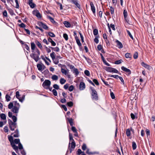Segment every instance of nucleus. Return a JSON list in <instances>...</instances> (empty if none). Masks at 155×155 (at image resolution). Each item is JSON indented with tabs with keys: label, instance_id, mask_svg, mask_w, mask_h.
<instances>
[{
	"label": "nucleus",
	"instance_id": "obj_1",
	"mask_svg": "<svg viewBox=\"0 0 155 155\" xmlns=\"http://www.w3.org/2000/svg\"><path fill=\"white\" fill-rule=\"evenodd\" d=\"M35 52H36V53H35V52L34 51V52L31 54L30 56L31 58L34 59L36 62H37L40 58H39L40 52L37 48H36Z\"/></svg>",
	"mask_w": 155,
	"mask_h": 155
},
{
	"label": "nucleus",
	"instance_id": "obj_2",
	"mask_svg": "<svg viewBox=\"0 0 155 155\" xmlns=\"http://www.w3.org/2000/svg\"><path fill=\"white\" fill-rule=\"evenodd\" d=\"M90 89L92 92L91 95L92 99L96 101L98 100V97L97 91L94 87H90Z\"/></svg>",
	"mask_w": 155,
	"mask_h": 155
},
{
	"label": "nucleus",
	"instance_id": "obj_3",
	"mask_svg": "<svg viewBox=\"0 0 155 155\" xmlns=\"http://www.w3.org/2000/svg\"><path fill=\"white\" fill-rule=\"evenodd\" d=\"M51 84V82L49 80H45L43 82L42 86L45 89H48Z\"/></svg>",
	"mask_w": 155,
	"mask_h": 155
},
{
	"label": "nucleus",
	"instance_id": "obj_4",
	"mask_svg": "<svg viewBox=\"0 0 155 155\" xmlns=\"http://www.w3.org/2000/svg\"><path fill=\"white\" fill-rule=\"evenodd\" d=\"M33 14L36 16L37 18H41L42 17V16L40 14L39 11L37 10H35L32 12Z\"/></svg>",
	"mask_w": 155,
	"mask_h": 155
},
{
	"label": "nucleus",
	"instance_id": "obj_5",
	"mask_svg": "<svg viewBox=\"0 0 155 155\" xmlns=\"http://www.w3.org/2000/svg\"><path fill=\"white\" fill-rule=\"evenodd\" d=\"M121 69L122 71L125 72L126 74L127 75H129L131 73V71L130 69L124 66H122L121 67Z\"/></svg>",
	"mask_w": 155,
	"mask_h": 155
},
{
	"label": "nucleus",
	"instance_id": "obj_6",
	"mask_svg": "<svg viewBox=\"0 0 155 155\" xmlns=\"http://www.w3.org/2000/svg\"><path fill=\"white\" fill-rule=\"evenodd\" d=\"M71 148H70V147H69V149H68V150H70V153H71L72 151L74 150L75 146H76V144L75 143L74 141H71Z\"/></svg>",
	"mask_w": 155,
	"mask_h": 155
},
{
	"label": "nucleus",
	"instance_id": "obj_7",
	"mask_svg": "<svg viewBox=\"0 0 155 155\" xmlns=\"http://www.w3.org/2000/svg\"><path fill=\"white\" fill-rule=\"evenodd\" d=\"M107 71L110 72L118 73V71L117 70L111 67H107L106 69Z\"/></svg>",
	"mask_w": 155,
	"mask_h": 155
},
{
	"label": "nucleus",
	"instance_id": "obj_8",
	"mask_svg": "<svg viewBox=\"0 0 155 155\" xmlns=\"http://www.w3.org/2000/svg\"><path fill=\"white\" fill-rule=\"evenodd\" d=\"M141 65L143 67L149 70H150L152 68L151 66H150L149 65L143 62H142L141 63Z\"/></svg>",
	"mask_w": 155,
	"mask_h": 155
},
{
	"label": "nucleus",
	"instance_id": "obj_9",
	"mask_svg": "<svg viewBox=\"0 0 155 155\" xmlns=\"http://www.w3.org/2000/svg\"><path fill=\"white\" fill-rule=\"evenodd\" d=\"M90 5L91 6V10L94 14V15L95 13V8L93 2H90Z\"/></svg>",
	"mask_w": 155,
	"mask_h": 155
},
{
	"label": "nucleus",
	"instance_id": "obj_10",
	"mask_svg": "<svg viewBox=\"0 0 155 155\" xmlns=\"http://www.w3.org/2000/svg\"><path fill=\"white\" fill-rule=\"evenodd\" d=\"M8 124L11 130L12 131L14 130V128H13L12 127V124H14V122H13L10 119H8Z\"/></svg>",
	"mask_w": 155,
	"mask_h": 155
},
{
	"label": "nucleus",
	"instance_id": "obj_11",
	"mask_svg": "<svg viewBox=\"0 0 155 155\" xmlns=\"http://www.w3.org/2000/svg\"><path fill=\"white\" fill-rule=\"evenodd\" d=\"M79 89L81 91L84 90L85 88V85L84 83L81 82L80 83L79 86Z\"/></svg>",
	"mask_w": 155,
	"mask_h": 155
},
{
	"label": "nucleus",
	"instance_id": "obj_12",
	"mask_svg": "<svg viewBox=\"0 0 155 155\" xmlns=\"http://www.w3.org/2000/svg\"><path fill=\"white\" fill-rule=\"evenodd\" d=\"M70 2L71 3H73L79 8H80V5L78 3V2L77 0H70Z\"/></svg>",
	"mask_w": 155,
	"mask_h": 155
},
{
	"label": "nucleus",
	"instance_id": "obj_13",
	"mask_svg": "<svg viewBox=\"0 0 155 155\" xmlns=\"http://www.w3.org/2000/svg\"><path fill=\"white\" fill-rule=\"evenodd\" d=\"M8 138L9 141L10 143L11 146L15 144L13 140V138L12 136L9 135L8 136Z\"/></svg>",
	"mask_w": 155,
	"mask_h": 155
},
{
	"label": "nucleus",
	"instance_id": "obj_14",
	"mask_svg": "<svg viewBox=\"0 0 155 155\" xmlns=\"http://www.w3.org/2000/svg\"><path fill=\"white\" fill-rule=\"evenodd\" d=\"M28 4L31 8H34L36 5L33 2V0H28Z\"/></svg>",
	"mask_w": 155,
	"mask_h": 155
},
{
	"label": "nucleus",
	"instance_id": "obj_15",
	"mask_svg": "<svg viewBox=\"0 0 155 155\" xmlns=\"http://www.w3.org/2000/svg\"><path fill=\"white\" fill-rule=\"evenodd\" d=\"M19 107L14 106L12 108V111L14 113L17 114L18 112Z\"/></svg>",
	"mask_w": 155,
	"mask_h": 155
},
{
	"label": "nucleus",
	"instance_id": "obj_16",
	"mask_svg": "<svg viewBox=\"0 0 155 155\" xmlns=\"http://www.w3.org/2000/svg\"><path fill=\"white\" fill-rule=\"evenodd\" d=\"M117 43V47L119 48H122L123 47V45L122 43L118 40L116 41Z\"/></svg>",
	"mask_w": 155,
	"mask_h": 155
},
{
	"label": "nucleus",
	"instance_id": "obj_17",
	"mask_svg": "<svg viewBox=\"0 0 155 155\" xmlns=\"http://www.w3.org/2000/svg\"><path fill=\"white\" fill-rule=\"evenodd\" d=\"M31 48L32 50V52L34 53L35 51L34 50H35L36 46L34 42H31Z\"/></svg>",
	"mask_w": 155,
	"mask_h": 155
},
{
	"label": "nucleus",
	"instance_id": "obj_18",
	"mask_svg": "<svg viewBox=\"0 0 155 155\" xmlns=\"http://www.w3.org/2000/svg\"><path fill=\"white\" fill-rule=\"evenodd\" d=\"M69 143L68 145V149H69V147H70V145L71 144V142L73 141H74V140L73 139V137L72 135L70 133L69 134Z\"/></svg>",
	"mask_w": 155,
	"mask_h": 155
},
{
	"label": "nucleus",
	"instance_id": "obj_19",
	"mask_svg": "<svg viewBox=\"0 0 155 155\" xmlns=\"http://www.w3.org/2000/svg\"><path fill=\"white\" fill-rule=\"evenodd\" d=\"M76 43L78 46L80 47H81L82 46V45L80 42V41L78 38V37H76L75 39Z\"/></svg>",
	"mask_w": 155,
	"mask_h": 155
},
{
	"label": "nucleus",
	"instance_id": "obj_20",
	"mask_svg": "<svg viewBox=\"0 0 155 155\" xmlns=\"http://www.w3.org/2000/svg\"><path fill=\"white\" fill-rule=\"evenodd\" d=\"M71 71L76 76L78 75L79 73V72L78 71V69L75 68L74 69L72 70Z\"/></svg>",
	"mask_w": 155,
	"mask_h": 155
},
{
	"label": "nucleus",
	"instance_id": "obj_21",
	"mask_svg": "<svg viewBox=\"0 0 155 155\" xmlns=\"http://www.w3.org/2000/svg\"><path fill=\"white\" fill-rule=\"evenodd\" d=\"M64 24L65 26L67 28L71 27V24L69 22L67 21H64Z\"/></svg>",
	"mask_w": 155,
	"mask_h": 155
},
{
	"label": "nucleus",
	"instance_id": "obj_22",
	"mask_svg": "<svg viewBox=\"0 0 155 155\" xmlns=\"http://www.w3.org/2000/svg\"><path fill=\"white\" fill-rule=\"evenodd\" d=\"M83 57L85 59V60L87 61V62L88 63V64H91L92 63V60L90 59L89 58H87L84 55H83Z\"/></svg>",
	"mask_w": 155,
	"mask_h": 155
},
{
	"label": "nucleus",
	"instance_id": "obj_23",
	"mask_svg": "<svg viewBox=\"0 0 155 155\" xmlns=\"http://www.w3.org/2000/svg\"><path fill=\"white\" fill-rule=\"evenodd\" d=\"M67 119L68 120L69 123L71 126H72L73 125V119L72 118H67Z\"/></svg>",
	"mask_w": 155,
	"mask_h": 155
},
{
	"label": "nucleus",
	"instance_id": "obj_24",
	"mask_svg": "<svg viewBox=\"0 0 155 155\" xmlns=\"http://www.w3.org/2000/svg\"><path fill=\"white\" fill-rule=\"evenodd\" d=\"M71 24V27H73V26H77V23L75 20L72 21Z\"/></svg>",
	"mask_w": 155,
	"mask_h": 155
},
{
	"label": "nucleus",
	"instance_id": "obj_25",
	"mask_svg": "<svg viewBox=\"0 0 155 155\" xmlns=\"http://www.w3.org/2000/svg\"><path fill=\"white\" fill-rule=\"evenodd\" d=\"M146 133L147 135V138L148 141H149V138H150V130L147 129L146 130Z\"/></svg>",
	"mask_w": 155,
	"mask_h": 155
},
{
	"label": "nucleus",
	"instance_id": "obj_26",
	"mask_svg": "<svg viewBox=\"0 0 155 155\" xmlns=\"http://www.w3.org/2000/svg\"><path fill=\"white\" fill-rule=\"evenodd\" d=\"M12 147L15 150V152L16 153H17V152L18 151V147L15 144L13 145L12 146Z\"/></svg>",
	"mask_w": 155,
	"mask_h": 155
},
{
	"label": "nucleus",
	"instance_id": "obj_27",
	"mask_svg": "<svg viewBox=\"0 0 155 155\" xmlns=\"http://www.w3.org/2000/svg\"><path fill=\"white\" fill-rule=\"evenodd\" d=\"M37 66L38 70L41 71H42L43 66L41 64H37Z\"/></svg>",
	"mask_w": 155,
	"mask_h": 155
},
{
	"label": "nucleus",
	"instance_id": "obj_28",
	"mask_svg": "<svg viewBox=\"0 0 155 155\" xmlns=\"http://www.w3.org/2000/svg\"><path fill=\"white\" fill-rule=\"evenodd\" d=\"M0 117L1 119L3 120L6 119V116L5 114L3 113H2L0 114Z\"/></svg>",
	"mask_w": 155,
	"mask_h": 155
},
{
	"label": "nucleus",
	"instance_id": "obj_29",
	"mask_svg": "<svg viewBox=\"0 0 155 155\" xmlns=\"http://www.w3.org/2000/svg\"><path fill=\"white\" fill-rule=\"evenodd\" d=\"M47 18L49 19L50 21L53 23H55V21L54 20L53 18L51 17V16H47Z\"/></svg>",
	"mask_w": 155,
	"mask_h": 155
},
{
	"label": "nucleus",
	"instance_id": "obj_30",
	"mask_svg": "<svg viewBox=\"0 0 155 155\" xmlns=\"http://www.w3.org/2000/svg\"><path fill=\"white\" fill-rule=\"evenodd\" d=\"M52 60L54 63L55 64H58L59 62V59L57 58H55L54 59H52Z\"/></svg>",
	"mask_w": 155,
	"mask_h": 155
},
{
	"label": "nucleus",
	"instance_id": "obj_31",
	"mask_svg": "<svg viewBox=\"0 0 155 155\" xmlns=\"http://www.w3.org/2000/svg\"><path fill=\"white\" fill-rule=\"evenodd\" d=\"M35 43L39 48L41 49L42 48V47L41 43L39 41H37L35 42Z\"/></svg>",
	"mask_w": 155,
	"mask_h": 155
},
{
	"label": "nucleus",
	"instance_id": "obj_32",
	"mask_svg": "<svg viewBox=\"0 0 155 155\" xmlns=\"http://www.w3.org/2000/svg\"><path fill=\"white\" fill-rule=\"evenodd\" d=\"M66 105L69 107H71L73 105V103L72 101L68 102L67 103Z\"/></svg>",
	"mask_w": 155,
	"mask_h": 155
},
{
	"label": "nucleus",
	"instance_id": "obj_33",
	"mask_svg": "<svg viewBox=\"0 0 155 155\" xmlns=\"http://www.w3.org/2000/svg\"><path fill=\"white\" fill-rule=\"evenodd\" d=\"M5 99L7 101H9L11 100V97L8 94H6L5 95Z\"/></svg>",
	"mask_w": 155,
	"mask_h": 155
},
{
	"label": "nucleus",
	"instance_id": "obj_34",
	"mask_svg": "<svg viewBox=\"0 0 155 155\" xmlns=\"http://www.w3.org/2000/svg\"><path fill=\"white\" fill-rule=\"evenodd\" d=\"M55 54L54 52H52L50 54V55L51 58H52V60L54 59L55 58Z\"/></svg>",
	"mask_w": 155,
	"mask_h": 155
},
{
	"label": "nucleus",
	"instance_id": "obj_35",
	"mask_svg": "<svg viewBox=\"0 0 155 155\" xmlns=\"http://www.w3.org/2000/svg\"><path fill=\"white\" fill-rule=\"evenodd\" d=\"M13 102H10L8 105V108L9 109H12L14 106L13 105Z\"/></svg>",
	"mask_w": 155,
	"mask_h": 155
},
{
	"label": "nucleus",
	"instance_id": "obj_36",
	"mask_svg": "<svg viewBox=\"0 0 155 155\" xmlns=\"http://www.w3.org/2000/svg\"><path fill=\"white\" fill-rule=\"evenodd\" d=\"M14 144H19L20 143V140L19 139H15L14 141Z\"/></svg>",
	"mask_w": 155,
	"mask_h": 155
},
{
	"label": "nucleus",
	"instance_id": "obj_37",
	"mask_svg": "<svg viewBox=\"0 0 155 155\" xmlns=\"http://www.w3.org/2000/svg\"><path fill=\"white\" fill-rule=\"evenodd\" d=\"M132 147L133 150H134L136 149L137 148V145L135 142H132Z\"/></svg>",
	"mask_w": 155,
	"mask_h": 155
},
{
	"label": "nucleus",
	"instance_id": "obj_38",
	"mask_svg": "<svg viewBox=\"0 0 155 155\" xmlns=\"http://www.w3.org/2000/svg\"><path fill=\"white\" fill-rule=\"evenodd\" d=\"M123 62V60L122 59L116 61H115L114 63L116 64H119Z\"/></svg>",
	"mask_w": 155,
	"mask_h": 155
},
{
	"label": "nucleus",
	"instance_id": "obj_39",
	"mask_svg": "<svg viewBox=\"0 0 155 155\" xmlns=\"http://www.w3.org/2000/svg\"><path fill=\"white\" fill-rule=\"evenodd\" d=\"M125 57L126 58H130L131 57V55L130 53H127L125 54Z\"/></svg>",
	"mask_w": 155,
	"mask_h": 155
},
{
	"label": "nucleus",
	"instance_id": "obj_40",
	"mask_svg": "<svg viewBox=\"0 0 155 155\" xmlns=\"http://www.w3.org/2000/svg\"><path fill=\"white\" fill-rule=\"evenodd\" d=\"M110 96H111V98H112V99H114L115 98L114 94V93H113V92H112V91H111V89H110Z\"/></svg>",
	"mask_w": 155,
	"mask_h": 155
},
{
	"label": "nucleus",
	"instance_id": "obj_41",
	"mask_svg": "<svg viewBox=\"0 0 155 155\" xmlns=\"http://www.w3.org/2000/svg\"><path fill=\"white\" fill-rule=\"evenodd\" d=\"M86 153L88 155H91V154H95L96 153L95 152H90L89 151V149H87L86 151Z\"/></svg>",
	"mask_w": 155,
	"mask_h": 155
},
{
	"label": "nucleus",
	"instance_id": "obj_42",
	"mask_svg": "<svg viewBox=\"0 0 155 155\" xmlns=\"http://www.w3.org/2000/svg\"><path fill=\"white\" fill-rule=\"evenodd\" d=\"M13 102H14V106L16 107H20V105L19 103H18L17 101H13Z\"/></svg>",
	"mask_w": 155,
	"mask_h": 155
},
{
	"label": "nucleus",
	"instance_id": "obj_43",
	"mask_svg": "<svg viewBox=\"0 0 155 155\" xmlns=\"http://www.w3.org/2000/svg\"><path fill=\"white\" fill-rule=\"evenodd\" d=\"M48 35L51 37L52 38H54L55 37V35L52 32H49L48 33Z\"/></svg>",
	"mask_w": 155,
	"mask_h": 155
},
{
	"label": "nucleus",
	"instance_id": "obj_44",
	"mask_svg": "<svg viewBox=\"0 0 155 155\" xmlns=\"http://www.w3.org/2000/svg\"><path fill=\"white\" fill-rule=\"evenodd\" d=\"M109 7L110 8V13L111 14H113L114 13V8H113L111 6H109Z\"/></svg>",
	"mask_w": 155,
	"mask_h": 155
},
{
	"label": "nucleus",
	"instance_id": "obj_45",
	"mask_svg": "<svg viewBox=\"0 0 155 155\" xmlns=\"http://www.w3.org/2000/svg\"><path fill=\"white\" fill-rule=\"evenodd\" d=\"M66 82V80L63 78H61L60 80V83L62 84H64Z\"/></svg>",
	"mask_w": 155,
	"mask_h": 155
},
{
	"label": "nucleus",
	"instance_id": "obj_46",
	"mask_svg": "<svg viewBox=\"0 0 155 155\" xmlns=\"http://www.w3.org/2000/svg\"><path fill=\"white\" fill-rule=\"evenodd\" d=\"M126 134L127 137H129L130 135V131L129 129H128L126 130Z\"/></svg>",
	"mask_w": 155,
	"mask_h": 155
},
{
	"label": "nucleus",
	"instance_id": "obj_47",
	"mask_svg": "<svg viewBox=\"0 0 155 155\" xmlns=\"http://www.w3.org/2000/svg\"><path fill=\"white\" fill-rule=\"evenodd\" d=\"M123 15L124 18H126V17H127V12L126 10L124 9V10L123 11Z\"/></svg>",
	"mask_w": 155,
	"mask_h": 155
},
{
	"label": "nucleus",
	"instance_id": "obj_48",
	"mask_svg": "<svg viewBox=\"0 0 155 155\" xmlns=\"http://www.w3.org/2000/svg\"><path fill=\"white\" fill-rule=\"evenodd\" d=\"M8 12L11 15H13L15 14L14 11L12 9L9 8L8 9Z\"/></svg>",
	"mask_w": 155,
	"mask_h": 155
},
{
	"label": "nucleus",
	"instance_id": "obj_49",
	"mask_svg": "<svg viewBox=\"0 0 155 155\" xmlns=\"http://www.w3.org/2000/svg\"><path fill=\"white\" fill-rule=\"evenodd\" d=\"M25 98V96L24 95H22V97L21 98H19L18 97V98L19 100V101L21 102L22 103L24 100Z\"/></svg>",
	"mask_w": 155,
	"mask_h": 155
},
{
	"label": "nucleus",
	"instance_id": "obj_50",
	"mask_svg": "<svg viewBox=\"0 0 155 155\" xmlns=\"http://www.w3.org/2000/svg\"><path fill=\"white\" fill-rule=\"evenodd\" d=\"M93 34L94 35H97L98 33V31L97 29H95L93 30Z\"/></svg>",
	"mask_w": 155,
	"mask_h": 155
},
{
	"label": "nucleus",
	"instance_id": "obj_51",
	"mask_svg": "<svg viewBox=\"0 0 155 155\" xmlns=\"http://www.w3.org/2000/svg\"><path fill=\"white\" fill-rule=\"evenodd\" d=\"M84 74L87 75V76L89 77L90 75V73L89 71L87 70H85L84 71Z\"/></svg>",
	"mask_w": 155,
	"mask_h": 155
},
{
	"label": "nucleus",
	"instance_id": "obj_52",
	"mask_svg": "<svg viewBox=\"0 0 155 155\" xmlns=\"http://www.w3.org/2000/svg\"><path fill=\"white\" fill-rule=\"evenodd\" d=\"M138 57V53L137 52H136L134 54L133 57L134 59H136Z\"/></svg>",
	"mask_w": 155,
	"mask_h": 155
},
{
	"label": "nucleus",
	"instance_id": "obj_53",
	"mask_svg": "<svg viewBox=\"0 0 155 155\" xmlns=\"http://www.w3.org/2000/svg\"><path fill=\"white\" fill-rule=\"evenodd\" d=\"M24 46L25 47V48L28 51H29L30 52V48L29 46L26 44H24Z\"/></svg>",
	"mask_w": 155,
	"mask_h": 155
},
{
	"label": "nucleus",
	"instance_id": "obj_54",
	"mask_svg": "<svg viewBox=\"0 0 155 155\" xmlns=\"http://www.w3.org/2000/svg\"><path fill=\"white\" fill-rule=\"evenodd\" d=\"M52 92L54 96H57V92L55 89H53L52 91Z\"/></svg>",
	"mask_w": 155,
	"mask_h": 155
},
{
	"label": "nucleus",
	"instance_id": "obj_55",
	"mask_svg": "<svg viewBox=\"0 0 155 155\" xmlns=\"http://www.w3.org/2000/svg\"><path fill=\"white\" fill-rule=\"evenodd\" d=\"M61 71L63 74H65L66 75L68 74L67 71L65 69L61 68Z\"/></svg>",
	"mask_w": 155,
	"mask_h": 155
},
{
	"label": "nucleus",
	"instance_id": "obj_56",
	"mask_svg": "<svg viewBox=\"0 0 155 155\" xmlns=\"http://www.w3.org/2000/svg\"><path fill=\"white\" fill-rule=\"evenodd\" d=\"M127 32L128 35H129V36L132 39L134 40V38L133 37L132 35L131 34L129 30H127Z\"/></svg>",
	"mask_w": 155,
	"mask_h": 155
},
{
	"label": "nucleus",
	"instance_id": "obj_57",
	"mask_svg": "<svg viewBox=\"0 0 155 155\" xmlns=\"http://www.w3.org/2000/svg\"><path fill=\"white\" fill-rule=\"evenodd\" d=\"M87 149L86 145L85 143H83L82 146V149L84 151Z\"/></svg>",
	"mask_w": 155,
	"mask_h": 155
},
{
	"label": "nucleus",
	"instance_id": "obj_58",
	"mask_svg": "<svg viewBox=\"0 0 155 155\" xmlns=\"http://www.w3.org/2000/svg\"><path fill=\"white\" fill-rule=\"evenodd\" d=\"M99 37V36H96L95 37V38L94 39V41L97 44L99 42V40L98 39V38Z\"/></svg>",
	"mask_w": 155,
	"mask_h": 155
},
{
	"label": "nucleus",
	"instance_id": "obj_59",
	"mask_svg": "<svg viewBox=\"0 0 155 155\" xmlns=\"http://www.w3.org/2000/svg\"><path fill=\"white\" fill-rule=\"evenodd\" d=\"M53 87L56 90H58L59 89V86L57 84H55L53 85Z\"/></svg>",
	"mask_w": 155,
	"mask_h": 155
},
{
	"label": "nucleus",
	"instance_id": "obj_60",
	"mask_svg": "<svg viewBox=\"0 0 155 155\" xmlns=\"http://www.w3.org/2000/svg\"><path fill=\"white\" fill-rule=\"evenodd\" d=\"M63 36L64 38L65 39V40L67 41L68 39V35L66 33L63 34Z\"/></svg>",
	"mask_w": 155,
	"mask_h": 155
},
{
	"label": "nucleus",
	"instance_id": "obj_61",
	"mask_svg": "<svg viewBox=\"0 0 155 155\" xmlns=\"http://www.w3.org/2000/svg\"><path fill=\"white\" fill-rule=\"evenodd\" d=\"M79 34L81 39V42L82 43H83L84 42V37L81 32H79Z\"/></svg>",
	"mask_w": 155,
	"mask_h": 155
},
{
	"label": "nucleus",
	"instance_id": "obj_62",
	"mask_svg": "<svg viewBox=\"0 0 155 155\" xmlns=\"http://www.w3.org/2000/svg\"><path fill=\"white\" fill-rule=\"evenodd\" d=\"M74 88V86L72 85H71L69 87L68 90L70 91H72L73 90Z\"/></svg>",
	"mask_w": 155,
	"mask_h": 155
},
{
	"label": "nucleus",
	"instance_id": "obj_63",
	"mask_svg": "<svg viewBox=\"0 0 155 155\" xmlns=\"http://www.w3.org/2000/svg\"><path fill=\"white\" fill-rule=\"evenodd\" d=\"M12 120L14 122H16L17 120V117L15 116H13L12 117Z\"/></svg>",
	"mask_w": 155,
	"mask_h": 155
},
{
	"label": "nucleus",
	"instance_id": "obj_64",
	"mask_svg": "<svg viewBox=\"0 0 155 155\" xmlns=\"http://www.w3.org/2000/svg\"><path fill=\"white\" fill-rule=\"evenodd\" d=\"M42 27L44 29L48 30V27L44 23Z\"/></svg>",
	"mask_w": 155,
	"mask_h": 155
}]
</instances>
